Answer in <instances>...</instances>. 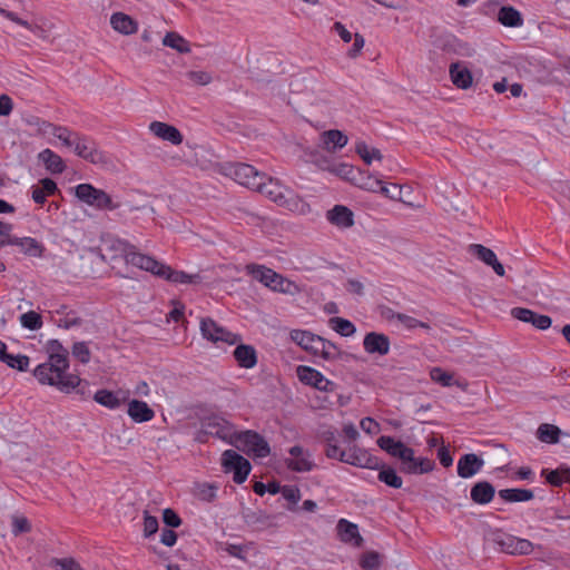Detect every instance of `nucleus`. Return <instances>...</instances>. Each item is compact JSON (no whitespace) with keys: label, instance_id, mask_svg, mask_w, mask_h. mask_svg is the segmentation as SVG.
<instances>
[{"label":"nucleus","instance_id":"1","mask_svg":"<svg viewBox=\"0 0 570 570\" xmlns=\"http://www.w3.org/2000/svg\"><path fill=\"white\" fill-rule=\"evenodd\" d=\"M91 252L96 253L102 262L124 257L127 264H131L174 284L198 285L206 279L202 273L187 274L183 271L173 269L169 265L137 252L136 247L128 242L115 237L104 238L102 247L94 248Z\"/></svg>","mask_w":570,"mask_h":570},{"label":"nucleus","instance_id":"2","mask_svg":"<svg viewBox=\"0 0 570 570\" xmlns=\"http://www.w3.org/2000/svg\"><path fill=\"white\" fill-rule=\"evenodd\" d=\"M68 368L69 362L62 363L59 358L56 361L47 360L35 368L33 375L39 383L55 386L62 393L76 392L81 399L89 397V383L81 380L77 374L67 373Z\"/></svg>","mask_w":570,"mask_h":570},{"label":"nucleus","instance_id":"3","mask_svg":"<svg viewBox=\"0 0 570 570\" xmlns=\"http://www.w3.org/2000/svg\"><path fill=\"white\" fill-rule=\"evenodd\" d=\"M236 432L235 425L223 416L210 415L202 420L200 429L195 434V441L206 443L209 436H215L232 445Z\"/></svg>","mask_w":570,"mask_h":570},{"label":"nucleus","instance_id":"4","mask_svg":"<svg viewBox=\"0 0 570 570\" xmlns=\"http://www.w3.org/2000/svg\"><path fill=\"white\" fill-rule=\"evenodd\" d=\"M223 174L239 185L255 190L258 181L266 179V174L258 171L254 166L244 163H227L223 166Z\"/></svg>","mask_w":570,"mask_h":570},{"label":"nucleus","instance_id":"5","mask_svg":"<svg viewBox=\"0 0 570 570\" xmlns=\"http://www.w3.org/2000/svg\"><path fill=\"white\" fill-rule=\"evenodd\" d=\"M232 445L256 458H266L271 453V448L264 438L250 430L237 431Z\"/></svg>","mask_w":570,"mask_h":570},{"label":"nucleus","instance_id":"6","mask_svg":"<svg viewBox=\"0 0 570 570\" xmlns=\"http://www.w3.org/2000/svg\"><path fill=\"white\" fill-rule=\"evenodd\" d=\"M76 197L97 209H116L117 205L112 203L111 197L104 191L102 189H98L90 184H80L75 189Z\"/></svg>","mask_w":570,"mask_h":570},{"label":"nucleus","instance_id":"7","mask_svg":"<svg viewBox=\"0 0 570 570\" xmlns=\"http://www.w3.org/2000/svg\"><path fill=\"white\" fill-rule=\"evenodd\" d=\"M222 465L225 472H234L233 480L237 484L245 482L252 469L249 461L234 450L223 453Z\"/></svg>","mask_w":570,"mask_h":570},{"label":"nucleus","instance_id":"8","mask_svg":"<svg viewBox=\"0 0 570 570\" xmlns=\"http://www.w3.org/2000/svg\"><path fill=\"white\" fill-rule=\"evenodd\" d=\"M200 332L207 341L218 343H227L229 345L236 344L240 337L225 327L219 326L213 318L204 317L200 320Z\"/></svg>","mask_w":570,"mask_h":570},{"label":"nucleus","instance_id":"9","mask_svg":"<svg viewBox=\"0 0 570 570\" xmlns=\"http://www.w3.org/2000/svg\"><path fill=\"white\" fill-rule=\"evenodd\" d=\"M72 149L78 157L94 165L108 164L107 156L101 150H99L95 141H92L87 136L80 134Z\"/></svg>","mask_w":570,"mask_h":570},{"label":"nucleus","instance_id":"10","mask_svg":"<svg viewBox=\"0 0 570 570\" xmlns=\"http://www.w3.org/2000/svg\"><path fill=\"white\" fill-rule=\"evenodd\" d=\"M494 541L503 552L513 556H527L530 554L534 549V546L530 540L518 538L508 533L497 534Z\"/></svg>","mask_w":570,"mask_h":570},{"label":"nucleus","instance_id":"11","mask_svg":"<svg viewBox=\"0 0 570 570\" xmlns=\"http://www.w3.org/2000/svg\"><path fill=\"white\" fill-rule=\"evenodd\" d=\"M345 463L363 469H380V460L372 455L368 450L361 448L355 443L347 446Z\"/></svg>","mask_w":570,"mask_h":570},{"label":"nucleus","instance_id":"12","mask_svg":"<svg viewBox=\"0 0 570 570\" xmlns=\"http://www.w3.org/2000/svg\"><path fill=\"white\" fill-rule=\"evenodd\" d=\"M258 185L259 187H256L255 191L265 195L278 205L283 206L287 204V195H291L292 191L287 187L283 186L277 179L266 175V179H261Z\"/></svg>","mask_w":570,"mask_h":570},{"label":"nucleus","instance_id":"13","mask_svg":"<svg viewBox=\"0 0 570 570\" xmlns=\"http://www.w3.org/2000/svg\"><path fill=\"white\" fill-rule=\"evenodd\" d=\"M296 373L299 381L304 384L311 385L324 392H331L334 390L335 384L324 377L321 372L313 367L299 365L296 370Z\"/></svg>","mask_w":570,"mask_h":570},{"label":"nucleus","instance_id":"14","mask_svg":"<svg viewBox=\"0 0 570 570\" xmlns=\"http://www.w3.org/2000/svg\"><path fill=\"white\" fill-rule=\"evenodd\" d=\"M289 454L291 458L286 459L285 463L292 471L308 472L315 466L311 453L299 445L292 446Z\"/></svg>","mask_w":570,"mask_h":570},{"label":"nucleus","instance_id":"15","mask_svg":"<svg viewBox=\"0 0 570 570\" xmlns=\"http://www.w3.org/2000/svg\"><path fill=\"white\" fill-rule=\"evenodd\" d=\"M510 314L513 318L521 321L523 323H530L535 328L541 331L548 330L552 324V320L550 316L538 314L532 309L525 307H513Z\"/></svg>","mask_w":570,"mask_h":570},{"label":"nucleus","instance_id":"16","mask_svg":"<svg viewBox=\"0 0 570 570\" xmlns=\"http://www.w3.org/2000/svg\"><path fill=\"white\" fill-rule=\"evenodd\" d=\"M149 130L157 138L168 141L175 146L184 140L181 132L173 125L163 121H153L149 124Z\"/></svg>","mask_w":570,"mask_h":570},{"label":"nucleus","instance_id":"17","mask_svg":"<svg viewBox=\"0 0 570 570\" xmlns=\"http://www.w3.org/2000/svg\"><path fill=\"white\" fill-rule=\"evenodd\" d=\"M363 346L368 354L386 355L390 352V338L383 333L370 332L363 340Z\"/></svg>","mask_w":570,"mask_h":570},{"label":"nucleus","instance_id":"18","mask_svg":"<svg viewBox=\"0 0 570 570\" xmlns=\"http://www.w3.org/2000/svg\"><path fill=\"white\" fill-rule=\"evenodd\" d=\"M484 465V461L474 453H466L458 461V475L469 479L475 475Z\"/></svg>","mask_w":570,"mask_h":570},{"label":"nucleus","instance_id":"19","mask_svg":"<svg viewBox=\"0 0 570 570\" xmlns=\"http://www.w3.org/2000/svg\"><path fill=\"white\" fill-rule=\"evenodd\" d=\"M291 338L305 351L311 352L314 355H318V350L323 341V337L315 335L308 331L293 330L291 332Z\"/></svg>","mask_w":570,"mask_h":570},{"label":"nucleus","instance_id":"20","mask_svg":"<svg viewBox=\"0 0 570 570\" xmlns=\"http://www.w3.org/2000/svg\"><path fill=\"white\" fill-rule=\"evenodd\" d=\"M245 271L248 275H250L254 279L262 283L264 286L268 287L273 291L275 287V282L277 279L278 273L273 271L272 268L266 267L265 265L259 264H247L245 266Z\"/></svg>","mask_w":570,"mask_h":570},{"label":"nucleus","instance_id":"21","mask_svg":"<svg viewBox=\"0 0 570 570\" xmlns=\"http://www.w3.org/2000/svg\"><path fill=\"white\" fill-rule=\"evenodd\" d=\"M327 220L340 228H350L354 225L353 212L344 205H335L326 213Z\"/></svg>","mask_w":570,"mask_h":570},{"label":"nucleus","instance_id":"22","mask_svg":"<svg viewBox=\"0 0 570 570\" xmlns=\"http://www.w3.org/2000/svg\"><path fill=\"white\" fill-rule=\"evenodd\" d=\"M127 414L136 423L148 422L154 419V410L144 401L131 400L128 402Z\"/></svg>","mask_w":570,"mask_h":570},{"label":"nucleus","instance_id":"23","mask_svg":"<svg viewBox=\"0 0 570 570\" xmlns=\"http://www.w3.org/2000/svg\"><path fill=\"white\" fill-rule=\"evenodd\" d=\"M43 131L51 134L53 137L58 138L61 144L68 148H73L76 140L79 137V132L72 131L67 127L57 126L50 122H43Z\"/></svg>","mask_w":570,"mask_h":570},{"label":"nucleus","instance_id":"24","mask_svg":"<svg viewBox=\"0 0 570 570\" xmlns=\"http://www.w3.org/2000/svg\"><path fill=\"white\" fill-rule=\"evenodd\" d=\"M376 443L383 451L400 460H402L406 454H410V451L412 450L403 442L396 441L392 436L387 435L380 436Z\"/></svg>","mask_w":570,"mask_h":570},{"label":"nucleus","instance_id":"25","mask_svg":"<svg viewBox=\"0 0 570 570\" xmlns=\"http://www.w3.org/2000/svg\"><path fill=\"white\" fill-rule=\"evenodd\" d=\"M110 24L119 33L134 35L138 31V23L128 14L116 12L110 18Z\"/></svg>","mask_w":570,"mask_h":570},{"label":"nucleus","instance_id":"26","mask_svg":"<svg viewBox=\"0 0 570 570\" xmlns=\"http://www.w3.org/2000/svg\"><path fill=\"white\" fill-rule=\"evenodd\" d=\"M38 159L45 165L46 169L51 174H62L66 169V164L63 159L49 148L40 151L38 155Z\"/></svg>","mask_w":570,"mask_h":570},{"label":"nucleus","instance_id":"27","mask_svg":"<svg viewBox=\"0 0 570 570\" xmlns=\"http://www.w3.org/2000/svg\"><path fill=\"white\" fill-rule=\"evenodd\" d=\"M470 494L473 502L478 504H487L494 498L495 489L490 482L481 481L471 488Z\"/></svg>","mask_w":570,"mask_h":570},{"label":"nucleus","instance_id":"28","mask_svg":"<svg viewBox=\"0 0 570 570\" xmlns=\"http://www.w3.org/2000/svg\"><path fill=\"white\" fill-rule=\"evenodd\" d=\"M337 530L342 541L353 543L356 547L361 546L363 539L360 535L356 524L345 519H341L337 523Z\"/></svg>","mask_w":570,"mask_h":570},{"label":"nucleus","instance_id":"29","mask_svg":"<svg viewBox=\"0 0 570 570\" xmlns=\"http://www.w3.org/2000/svg\"><path fill=\"white\" fill-rule=\"evenodd\" d=\"M234 357L238 365L244 368H252L257 363V354L252 345H238L234 351Z\"/></svg>","mask_w":570,"mask_h":570},{"label":"nucleus","instance_id":"30","mask_svg":"<svg viewBox=\"0 0 570 570\" xmlns=\"http://www.w3.org/2000/svg\"><path fill=\"white\" fill-rule=\"evenodd\" d=\"M450 77L458 88L468 89L472 85L473 78L471 71L468 68L462 67L459 62L451 63Z\"/></svg>","mask_w":570,"mask_h":570},{"label":"nucleus","instance_id":"31","mask_svg":"<svg viewBox=\"0 0 570 570\" xmlns=\"http://www.w3.org/2000/svg\"><path fill=\"white\" fill-rule=\"evenodd\" d=\"M163 45L176 50L179 53H189L190 45L189 42L179 33L175 31H169L163 38Z\"/></svg>","mask_w":570,"mask_h":570},{"label":"nucleus","instance_id":"32","mask_svg":"<svg viewBox=\"0 0 570 570\" xmlns=\"http://www.w3.org/2000/svg\"><path fill=\"white\" fill-rule=\"evenodd\" d=\"M499 497L507 502H524L532 500L534 494L529 489H502Z\"/></svg>","mask_w":570,"mask_h":570},{"label":"nucleus","instance_id":"33","mask_svg":"<svg viewBox=\"0 0 570 570\" xmlns=\"http://www.w3.org/2000/svg\"><path fill=\"white\" fill-rule=\"evenodd\" d=\"M498 20L505 27H519L523 20L520 12L513 7H502L498 12Z\"/></svg>","mask_w":570,"mask_h":570},{"label":"nucleus","instance_id":"34","mask_svg":"<svg viewBox=\"0 0 570 570\" xmlns=\"http://www.w3.org/2000/svg\"><path fill=\"white\" fill-rule=\"evenodd\" d=\"M561 430L553 424L542 423L537 430V438L544 443L556 444L559 442Z\"/></svg>","mask_w":570,"mask_h":570},{"label":"nucleus","instance_id":"35","mask_svg":"<svg viewBox=\"0 0 570 570\" xmlns=\"http://www.w3.org/2000/svg\"><path fill=\"white\" fill-rule=\"evenodd\" d=\"M542 474H546L547 481L553 487H560L563 483L570 484V468L567 465H560L550 472L542 470Z\"/></svg>","mask_w":570,"mask_h":570},{"label":"nucleus","instance_id":"36","mask_svg":"<svg viewBox=\"0 0 570 570\" xmlns=\"http://www.w3.org/2000/svg\"><path fill=\"white\" fill-rule=\"evenodd\" d=\"M16 246H19L26 255L32 257H41L45 252L43 245L32 237H18Z\"/></svg>","mask_w":570,"mask_h":570},{"label":"nucleus","instance_id":"37","mask_svg":"<svg viewBox=\"0 0 570 570\" xmlns=\"http://www.w3.org/2000/svg\"><path fill=\"white\" fill-rule=\"evenodd\" d=\"M322 139L327 149L343 148L347 144V136L337 129H331L322 134Z\"/></svg>","mask_w":570,"mask_h":570},{"label":"nucleus","instance_id":"38","mask_svg":"<svg viewBox=\"0 0 570 570\" xmlns=\"http://www.w3.org/2000/svg\"><path fill=\"white\" fill-rule=\"evenodd\" d=\"M380 472L377 475V479L385 483L386 485L394 488V489H401L403 481L402 478L397 475L395 469L391 466H381L380 465Z\"/></svg>","mask_w":570,"mask_h":570},{"label":"nucleus","instance_id":"39","mask_svg":"<svg viewBox=\"0 0 570 570\" xmlns=\"http://www.w3.org/2000/svg\"><path fill=\"white\" fill-rule=\"evenodd\" d=\"M94 400L100 405L111 410L119 407L121 404V400L117 396V394L109 390L97 391L94 395Z\"/></svg>","mask_w":570,"mask_h":570},{"label":"nucleus","instance_id":"40","mask_svg":"<svg viewBox=\"0 0 570 570\" xmlns=\"http://www.w3.org/2000/svg\"><path fill=\"white\" fill-rule=\"evenodd\" d=\"M469 253L478 257L488 266H490L492 263H494L495 259H498L495 253L492 249L481 244H471L469 246Z\"/></svg>","mask_w":570,"mask_h":570},{"label":"nucleus","instance_id":"41","mask_svg":"<svg viewBox=\"0 0 570 570\" xmlns=\"http://www.w3.org/2000/svg\"><path fill=\"white\" fill-rule=\"evenodd\" d=\"M47 352H48V360L56 361L61 360L63 362H69L68 355L69 352L67 348L62 346V344L58 340H50L47 343Z\"/></svg>","mask_w":570,"mask_h":570},{"label":"nucleus","instance_id":"42","mask_svg":"<svg viewBox=\"0 0 570 570\" xmlns=\"http://www.w3.org/2000/svg\"><path fill=\"white\" fill-rule=\"evenodd\" d=\"M330 326L336 333L345 337L352 336L356 332L355 325L351 321L342 317L330 318Z\"/></svg>","mask_w":570,"mask_h":570},{"label":"nucleus","instance_id":"43","mask_svg":"<svg viewBox=\"0 0 570 570\" xmlns=\"http://www.w3.org/2000/svg\"><path fill=\"white\" fill-rule=\"evenodd\" d=\"M355 151L367 165H370L374 159H382L381 151L377 148H370L364 141H358L356 144Z\"/></svg>","mask_w":570,"mask_h":570},{"label":"nucleus","instance_id":"44","mask_svg":"<svg viewBox=\"0 0 570 570\" xmlns=\"http://www.w3.org/2000/svg\"><path fill=\"white\" fill-rule=\"evenodd\" d=\"M11 524H12V534L14 537H18L21 533H27V532L31 531V524L24 515L13 514L11 517Z\"/></svg>","mask_w":570,"mask_h":570},{"label":"nucleus","instance_id":"45","mask_svg":"<svg viewBox=\"0 0 570 570\" xmlns=\"http://www.w3.org/2000/svg\"><path fill=\"white\" fill-rule=\"evenodd\" d=\"M3 363H6L11 368H16L18 371H27L29 366V357L27 355H13L8 354L6 355V358H3Z\"/></svg>","mask_w":570,"mask_h":570},{"label":"nucleus","instance_id":"46","mask_svg":"<svg viewBox=\"0 0 570 570\" xmlns=\"http://www.w3.org/2000/svg\"><path fill=\"white\" fill-rule=\"evenodd\" d=\"M20 323L23 327L35 331L42 326V320L40 314L30 311L20 316Z\"/></svg>","mask_w":570,"mask_h":570},{"label":"nucleus","instance_id":"47","mask_svg":"<svg viewBox=\"0 0 570 570\" xmlns=\"http://www.w3.org/2000/svg\"><path fill=\"white\" fill-rule=\"evenodd\" d=\"M340 354L341 353L334 343L323 338L318 350L320 356H322L326 361H333L337 360L340 357Z\"/></svg>","mask_w":570,"mask_h":570},{"label":"nucleus","instance_id":"48","mask_svg":"<svg viewBox=\"0 0 570 570\" xmlns=\"http://www.w3.org/2000/svg\"><path fill=\"white\" fill-rule=\"evenodd\" d=\"M360 566L363 570H377L381 566V556L375 551L366 552L362 556Z\"/></svg>","mask_w":570,"mask_h":570},{"label":"nucleus","instance_id":"49","mask_svg":"<svg viewBox=\"0 0 570 570\" xmlns=\"http://www.w3.org/2000/svg\"><path fill=\"white\" fill-rule=\"evenodd\" d=\"M217 489L214 484H200L197 487L196 495L202 501L213 502L216 499Z\"/></svg>","mask_w":570,"mask_h":570},{"label":"nucleus","instance_id":"50","mask_svg":"<svg viewBox=\"0 0 570 570\" xmlns=\"http://www.w3.org/2000/svg\"><path fill=\"white\" fill-rule=\"evenodd\" d=\"M401 472L406 474H420L417 470V458L414 456V450L410 451V454H406L401 460Z\"/></svg>","mask_w":570,"mask_h":570},{"label":"nucleus","instance_id":"51","mask_svg":"<svg viewBox=\"0 0 570 570\" xmlns=\"http://www.w3.org/2000/svg\"><path fill=\"white\" fill-rule=\"evenodd\" d=\"M363 188L371 190V191H377L380 190L384 196L391 198V199H397L399 197L395 194H389V187L384 186L382 180L380 179H373L371 177L367 178V181L362 185Z\"/></svg>","mask_w":570,"mask_h":570},{"label":"nucleus","instance_id":"52","mask_svg":"<svg viewBox=\"0 0 570 570\" xmlns=\"http://www.w3.org/2000/svg\"><path fill=\"white\" fill-rule=\"evenodd\" d=\"M393 316L402 323L406 328L413 330L415 327H422V328H430V325L428 323L421 322L412 316H409L406 314L402 313H393Z\"/></svg>","mask_w":570,"mask_h":570},{"label":"nucleus","instance_id":"53","mask_svg":"<svg viewBox=\"0 0 570 570\" xmlns=\"http://www.w3.org/2000/svg\"><path fill=\"white\" fill-rule=\"evenodd\" d=\"M430 376L432 381L441 384L442 386H451L453 381V375L449 372L443 371L440 367H433L430 371Z\"/></svg>","mask_w":570,"mask_h":570},{"label":"nucleus","instance_id":"54","mask_svg":"<svg viewBox=\"0 0 570 570\" xmlns=\"http://www.w3.org/2000/svg\"><path fill=\"white\" fill-rule=\"evenodd\" d=\"M186 78L195 85L206 86L212 81V76L207 71L190 70L186 72Z\"/></svg>","mask_w":570,"mask_h":570},{"label":"nucleus","instance_id":"55","mask_svg":"<svg viewBox=\"0 0 570 570\" xmlns=\"http://www.w3.org/2000/svg\"><path fill=\"white\" fill-rule=\"evenodd\" d=\"M71 352L72 355L83 364L90 361L91 353L86 342L75 343Z\"/></svg>","mask_w":570,"mask_h":570},{"label":"nucleus","instance_id":"56","mask_svg":"<svg viewBox=\"0 0 570 570\" xmlns=\"http://www.w3.org/2000/svg\"><path fill=\"white\" fill-rule=\"evenodd\" d=\"M325 455L328 459H335L340 462L345 463L346 460V450H342L336 443L327 444L325 448Z\"/></svg>","mask_w":570,"mask_h":570},{"label":"nucleus","instance_id":"57","mask_svg":"<svg viewBox=\"0 0 570 570\" xmlns=\"http://www.w3.org/2000/svg\"><path fill=\"white\" fill-rule=\"evenodd\" d=\"M163 521L170 528H178L181 524L180 517L170 508L163 511Z\"/></svg>","mask_w":570,"mask_h":570},{"label":"nucleus","instance_id":"58","mask_svg":"<svg viewBox=\"0 0 570 570\" xmlns=\"http://www.w3.org/2000/svg\"><path fill=\"white\" fill-rule=\"evenodd\" d=\"M0 14L3 16L4 18L9 19L10 21L17 23V24H20L31 31H35L36 29H39V27H35L32 24H30L27 20H23L21 18H19L14 12L12 11H9V10H6V9H0Z\"/></svg>","mask_w":570,"mask_h":570},{"label":"nucleus","instance_id":"59","mask_svg":"<svg viewBox=\"0 0 570 570\" xmlns=\"http://www.w3.org/2000/svg\"><path fill=\"white\" fill-rule=\"evenodd\" d=\"M51 563L57 570H81V567L73 559H52Z\"/></svg>","mask_w":570,"mask_h":570},{"label":"nucleus","instance_id":"60","mask_svg":"<svg viewBox=\"0 0 570 570\" xmlns=\"http://www.w3.org/2000/svg\"><path fill=\"white\" fill-rule=\"evenodd\" d=\"M158 530V520L156 517L149 515L145 512L144 518V534L145 537H150L156 533Z\"/></svg>","mask_w":570,"mask_h":570},{"label":"nucleus","instance_id":"61","mask_svg":"<svg viewBox=\"0 0 570 570\" xmlns=\"http://www.w3.org/2000/svg\"><path fill=\"white\" fill-rule=\"evenodd\" d=\"M360 426L365 433L371 435L380 432V424L372 417L362 419Z\"/></svg>","mask_w":570,"mask_h":570},{"label":"nucleus","instance_id":"62","mask_svg":"<svg viewBox=\"0 0 570 570\" xmlns=\"http://www.w3.org/2000/svg\"><path fill=\"white\" fill-rule=\"evenodd\" d=\"M81 324V320L76 316L73 312L67 313L63 317L58 321V325L63 328H70Z\"/></svg>","mask_w":570,"mask_h":570},{"label":"nucleus","instance_id":"63","mask_svg":"<svg viewBox=\"0 0 570 570\" xmlns=\"http://www.w3.org/2000/svg\"><path fill=\"white\" fill-rule=\"evenodd\" d=\"M281 493L285 500H287L292 503H297L301 499L299 490L295 487H287V485L283 487Z\"/></svg>","mask_w":570,"mask_h":570},{"label":"nucleus","instance_id":"64","mask_svg":"<svg viewBox=\"0 0 570 570\" xmlns=\"http://www.w3.org/2000/svg\"><path fill=\"white\" fill-rule=\"evenodd\" d=\"M438 459L440 461V463L444 466V468H449L452 465L453 463V458L449 451V449L444 445H442L439 450H438Z\"/></svg>","mask_w":570,"mask_h":570}]
</instances>
